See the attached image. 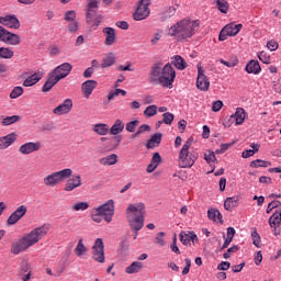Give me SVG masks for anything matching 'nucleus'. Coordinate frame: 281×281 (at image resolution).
Here are the masks:
<instances>
[{"mask_svg": "<svg viewBox=\"0 0 281 281\" xmlns=\"http://www.w3.org/2000/svg\"><path fill=\"white\" fill-rule=\"evenodd\" d=\"M49 232V224H44L40 227L34 228L22 238L16 241H13L11 245V254L19 256V254L26 251L30 247H34L38 240L45 238Z\"/></svg>", "mask_w": 281, "mask_h": 281, "instance_id": "1", "label": "nucleus"}, {"mask_svg": "<svg viewBox=\"0 0 281 281\" xmlns=\"http://www.w3.org/2000/svg\"><path fill=\"white\" fill-rule=\"evenodd\" d=\"M126 214L127 223L131 229H142V227H144V214H146V204L143 202L128 204Z\"/></svg>", "mask_w": 281, "mask_h": 281, "instance_id": "2", "label": "nucleus"}, {"mask_svg": "<svg viewBox=\"0 0 281 281\" xmlns=\"http://www.w3.org/2000/svg\"><path fill=\"white\" fill-rule=\"evenodd\" d=\"M201 22L199 20H190L188 18L177 23V38L178 41H187L192 38L193 34L196 33Z\"/></svg>", "mask_w": 281, "mask_h": 281, "instance_id": "3", "label": "nucleus"}, {"mask_svg": "<svg viewBox=\"0 0 281 281\" xmlns=\"http://www.w3.org/2000/svg\"><path fill=\"white\" fill-rule=\"evenodd\" d=\"M113 214H115V203L109 200L99 207L92 209L91 218L94 223H102V217H104L105 223H111Z\"/></svg>", "mask_w": 281, "mask_h": 281, "instance_id": "4", "label": "nucleus"}, {"mask_svg": "<svg viewBox=\"0 0 281 281\" xmlns=\"http://www.w3.org/2000/svg\"><path fill=\"white\" fill-rule=\"evenodd\" d=\"M192 140H187L179 153L178 164L180 168H192V165L199 159V153L191 151Z\"/></svg>", "mask_w": 281, "mask_h": 281, "instance_id": "5", "label": "nucleus"}, {"mask_svg": "<svg viewBox=\"0 0 281 281\" xmlns=\"http://www.w3.org/2000/svg\"><path fill=\"white\" fill-rule=\"evenodd\" d=\"M72 173L74 171L69 168L53 172L44 177V184L47 188H54L55 186H58V183H63L65 179H69V177H71Z\"/></svg>", "mask_w": 281, "mask_h": 281, "instance_id": "6", "label": "nucleus"}, {"mask_svg": "<svg viewBox=\"0 0 281 281\" xmlns=\"http://www.w3.org/2000/svg\"><path fill=\"white\" fill-rule=\"evenodd\" d=\"M175 78H177V72L170 66V64L165 65L162 71L160 72V79H158V85L164 87L165 89H172V82H175Z\"/></svg>", "mask_w": 281, "mask_h": 281, "instance_id": "7", "label": "nucleus"}, {"mask_svg": "<svg viewBox=\"0 0 281 281\" xmlns=\"http://www.w3.org/2000/svg\"><path fill=\"white\" fill-rule=\"evenodd\" d=\"M150 16V0H138L133 13L134 21H146Z\"/></svg>", "mask_w": 281, "mask_h": 281, "instance_id": "8", "label": "nucleus"}, {"mask_svg": "<svg viewBox=\"0 0 281 281\" xmlns=\"http://www.w3.org/2000/svg\"><path fill=\"white\" fill-rule=\"evenodd\" d=\"M240 30H243V24L228 23L221 30L218 41H227V36H237Z\"/></svg>", "mask_w": 281, "mask_h": 281, "instance_id": "9", "label": "nucleus"}, {"mask_svg": "<svg viewBox=\"0 0 281 281\" xmlns=\"http://www.w3.org/2000/svg\"><path fill=\"white\" fill-rule=\"evenodd\" d=\"M0 41L1 43H5V45H19L21 37L0 25Z\"/></svg>", "mask_w": 281, "mask_h": 281, "instance_id": "10", "label": "nucleus"}, {"mask_svg": "<svg viewBox=\"0 0 281 281\" xmlns=\"http://www.w3.org/2000/svg\"><path fill=\"white\" fill-rule=\"evenodd\" d=\"M86 23L95 30L102 23V15L98 14V9H89L86 11Z\"/></svg>", "mask_w": 281, "mask_h": 281, "instance_id": "11", "label": "nucleus"}, {"mask_svg": "<svg viewBox=\"0 0 281 281\" xmlns=\"http://www.w3.org/2000/svg\"><path fill=\"white\" fill-rule=\"evenodd\" d=\"M92 258L95 260V262H100L101 265H103V262L105 261L104 241H102V238L95 239L92 247Z\"/></svg>", "mask_w": 281, "mask_h": 281, "instance_id": "12", "label": "nucleus"}, {"mask_svg": "<svg viewBox=\"0 0 281 281\" xmlns=\"http://www.w3.org/2000/svg\"><path fill=\"white\" fill-rule=\"evenodd\" d=\"M196 89L200 91H210V79L205 76V70L198 64Z\"/></svg>", "mask_w": 281, "mask_h": 281, "instance_id": "13", "label": "nucleus"}, {"mask_svg": "<svg viewBox=\"0 0 281 281\" xmlns=\"http://www.w3.org/2000/svg\"><path fill=\"white\" fill-rule=\"evenodd\" d=\"M162 63L158 61L156 64L153 65V67L149 70V82L150 85H159V80L161 78V71L164 68L162 67Z\"/></svg>", "mask_w": 281, "mask_h": 281, "instance_id": "14", "label": "nucleus"}, {"mask_svg": "<svg viewBox=\"0 0 281 281\" xmlns=\"http://www.w3.org/2000/svg\"><path fill=\"white\" fill-rule=\"evenodd\" d=\"M27 214V206L20 205L7 220L8 225H16Z\"/></svg>", "mask_w": 281, "mask_h": 281, "instance_id": "15", "label": "nucleus"}, {"mask_svg": "<svg viewBox=\"0 0 281 281\" xmlns=\"http://www.w3.org/2000/svg\"><path fill=\"white\" fill-rule=\"evenodd\" d=\"M0 24L10 30H19V27H21V22L16 15L0 16Z\"/></svg>", "mask_w": 281, "mask_h": 281, "instance_id": "16", "label": "nucleus"}, {"mask_svg": "<svg viewBox=\"0 0 281 281\" xmlns=\"http://www.w3.org/2000/svg\"><path fill=\"white\" fill-rule=\"evenodd\" d=\"M74 69V66L69 63H64L59 66H57L52 74H54L59 80H63L64 78H67L68 74H71V70Z\"/></svg>", "mask_w": 281, "mask_h": 281, "instance_id": "17", "label": "nucleus"}, {"mask_svg": "<svg viewBox=\"0 0 281 281\" xmlns=\"http://www.w3.org/2000/svg\"><path fill=\"white\" fill-rule=\"evenodd\" d=\"M74 108V101L71 99H66L61 104L53 110L55 115H65L71 111Z\"/></svg>", "mask_w": 281, "mask_h": 281, "instance_id": "18", "label": "nucleus"}, {"mask_svg": "<svg viewBox=\"0 0 281 281\" xmlns=\"http://www.w3.org/2000/svg\"><path fill=\"white\" fill-rule=\"evenodd\" d=\"M37 150H41V143H25L19 148V153L21 155H32V153H36Z\"/></svg>", "mask_w": 281, "mask_h": 281, "instance_id": "19", "label": "nucleus"}, {"mask_svg": "<svg viewBox=\"0 0 281 281\" xmlns=\"http://www.w3.org/2000/svg\"><path fill=\"white\" fill-rule=\"evenodd\" d=\"M80 186H82V178L80 175H76L68 179L64 190L65 192H72V190L80 188Z\"/></svg>", "mask_w": 281, "mask_h": 281, "instance_id": "20", "label": "nucleus"}, {"mask_svg": "<svg viewBox=\"0 0 281 281\" xmlns=\"http://www.w3.org/2000/svg\"><path fill=\"white\" fill-rule=\"evenodd\" d=\"M58 82H60V79L57 78L54 74L48 72L47 80L42 88L43 93H47L48 91H52V88L55 85H58Z\"/></svg>", "mask_w": 281, "mask_h": 281, "instance_id": "21", "label": "nucleus"}, {"mask_svg": "<svg viewBox=\"0 0 281 281\" xmlns=\"http://www.w3.org/2000/svg\"><path fill=\"white\" fill-rule=\"evenodd\" d=\"M14 142H16V134L14 133L0 137V150H5V148H9V146H12Z\"/></svg>", "mask_w": 281, "mask_h": 281, "instance_id": "22", "label": "nucleus"}, {"mask_svg": "<svg viewBox=\"0 0 281 281\" xmlns=\"http://www.w3.org/2000/svg\"><path fill=\"white\" fill-rule=\"evenodd\" d=\"M98 87V81L95 80H87L82 83L81 89L83 91L85 98H89L93 93V89Z\"/></svg>", "mask_w": 281, "mask_h": 281, "instance_id": "23", "label": "nucleus"}, {"mask_svg": "<svg viewBox=\"0 0 281 281\" xmlns=\"http://www.w3.org/2000/svg\"><path fill=\"white\" fill-rule=\"evenodd\" d=\"M281 223V209L276 212L269 218V225L272 229L277 231Z\"/></svg>", "mask_w": 281, "mask_h": 281, "instance_id": "24", "label": "nucleus"}, {"mask_svg": "<svg viewBox=\"0 0 281 281\" xmlns=\"http://www.w3.org/2000/svg\"><path fill=\"white\" fill-rule=\"evenodd\" d=\"M195 240H199V237H196V234L194 233H186L181 232L180 233V241L182 245H191V243H194Z\"/></svg>", "mask_w": 281, "mask_h": 281, "instance_id": "25", "label": "nucleus"}, {"mask_svg": "<svg viewBox=\"0 0 281 281\" xmlns=\"http://www.w3.org/2000/svg\"><path fill=\"white\" fill-rule=\"evenodd\" d=\"M245 71L247 74H254L257 76V74H260L262 71V68L260 67V63L258 60H250L245 68Z\"/></svg>", "mask_w": 281, "mask_h": 281, "instance_id": "26", "label": "nucleus"}, {"mask_svg": "<svg viewBox=\"0 0 281 281\" xmlns=\"http://www.w3.org/2000/svg\"><path fill=\"white\" fill-rule=\"evenodd\" d=\"M161 137H162L161 133L154 134L150 137V139L147 140L146 148H148V150H150L153 148H157L159 146V144H161Z\"/></svg>", "mask_w": 281, "mask_h": 281, "instance_id": "27", "label": "nucleus"}, {"mask_svg": "<svg viewBox=\"0 0 281 281\" xmlns=\"http://www.w3.org/2000/svg\"><path fill=\"white\" fill-rule=\"evenodd\" d=\"M42 78H43L42 72H35L24 80L23 87H34V85L40 82Z\"/></svg>", "mask_w": 281, "mask_h": 281, "instance_id": "28", "label": "nucleus"}, {"mask_svg": "<svg viewBox=\"0 0 281 281\" xmlns=\"http://www.w3.org/2000/svg\"><path fill=\"white\" fill-rule=\"evenodd\" d=\"M232 117L235 120L236 126H240V124H244L245 119L247 117L245 109L237 108L235 114H233Z\"/></svg>", "mask_w": 281, "mask_h": 281, "instance_id": "29", "label": "nucleus"}, {"mask_svg": "<svg viewBox=\"0 0 281 281\" xmlns=\"http://www.w3.org/2000/svg\"><path fill=\"white\" fill-rule=\"evenodd\" d=\"M103 34H105V45L111 46L115 43V29L105 27L103 29Z\"/></svg>", "mask_w": 281, "mask_h": 281, "instance_id": "30", "label": "nucleus"}, {"mask_svg": "<svg viewBox=\"0 0 281 281\" xmlns=\"http://www.w3.org/2000/svg\"><path fill=\"white\" fill-rule=\"evenodd\" d=\"M115 54L108 53L103 56V60L101 64L102 69H106V67H113L115 65Z\"/></svg>", "mask_w": 281, "mask_h": 281, "instance_id": "31", "label": "nucleus"}, {"mask_svg": "<svg viewBox=\"0 0 281 281\" xmlns=\"http://www.w3.org/2000/svg\"><path fill=\"white\" fill-rule=\"evenodd\" d=\"M207 217L214 223H223V214L220 210L211 209L207 211Z\"/></svg>", "mask_w": 281, "mask_h": 281, "instance_id": "32", "label": "nucleus"}, {"mask_svg": "<svg viewBox=\"0 0 281 281\" xmlns=\"http://www.w3.org/2000/svg\"><path fill=\"white\" fill-rule=\"evenodd\" d=\"M142 269H144V263L139 261H134L125 269V272L128 274L139 273Z\"/></svg>", "mask_w": 281, "mask_h": 281, "instance_id": "33", "label": "nucleus"}, {"mask_svg": "<svg viewBox=\"0 0 281 281\" xmlns=\"http://www.w3.org/2000/svg\"><path fill=\"white\" fill-rule=\"evenodd\" d=\"M234 207H238V198L237 196L227 198L224 201V210H227V212H232Z\"/></svg>", "mask_w": 281, "mask_h": 281, "instance_id": "34", "label": "nucleus"}, {"mask_svg": "<svg viewBox=\"0 0 281 281\" xmlns=\"http://www.w3.org/2000/svg\"><path fill=\"white\" fill-rule=\"evenodd\" d=\"M101 166H115L117 164V155L111 154L106 157H103L99 160Z\"/></svg>", "mask_w": 281, "mask_h": 281, "instance_id": "35", "label": "nucleus"}, {"mask_svg": "<svg viewBox=\"0 0 281 281\" xmlns=\"http://www.w3.org/2000/svg\"><path fill=\"white\" fill-rule=\"evenodd\" d=\"M250 147L252 149H246V150L243 151L241 157L244 159H249V157H254L256 155V153H258V150H260V145L259 144L252 143L250 145Z\"/></svg>", "mask_w": 281, "mask_h": 281, "instance_id": "36", "label": "nucleus"}, {"mask_svg": "<svg viewBox=\"0 0 281 281\" xmlns=\"http://www.w3.org/2000/svg\"><path fill=\"white\" fill-rule=\"evenodd\" d=\"M124 131V122L117 119L110 128L111 135H120Z\"/></svg>", "mask_w": 281, "mask_h": 281, "instance_id": "37", "label": "nucleus"}, {"mask_svg": "<svg viewBox=\"0 0 281 281\" xmlns=\"http://www.w3.org/2000/svg\"><path fill=\"white\" fill-rule=\"evenodd\" d=\"M87 246H85V243L82 241V239H79L77 247L75 248V255L78 258H82V256H87Z\"/></svg>", "mask_w": 281, "mask_h": 281, "instance_id": "38", "label": "nucleus"}, {"mask_svg": "<svg viewBox=\"0 0 281 281\" xmlns=\"http://www.w3.org/2000/svg\"><path fill=\"white\" fill-rule=\"evenodd\" d=\"M92 131L97 135H106L109 133V125L104 123L94 124Z\"/></svg>", "mask_w": 281, "mask_h": 281, "instance_id": "39", "label": "nucleus"}, {"mask_svg": "<svg viewBox=\"0 0 281 281\" xmlns=\"http://www.w3.org/2000/svg\"><path fill=\"white\" fill-rule=\"evenodd\" d=\"M0 58L3 60H10V58H14V50L10 47H0Z\"/></svg>", "mask_w": 281, "mask_h": 281, "instance_id": "40", "label": "nucleus"}, {"mask_svg": "<svg viewBox=\"0 0 281 281\" xmlns=\"http://www.w3.org/2000/svg\"><path fill=\"white\" fill-rule=\"evenodd\" d=\"M216 5L222 14H227V12H229V3L227 0H216Z\"/></svg>", "mask_w": 281, "mask_h": 281, "instance_id": "41", "label": "nucleus"}, {"mask_svg": "<svg viewBox=\"0 0 281 281\" xmlns=\"http://www.w3.org/2000/svg\"><path fill=\"white\" fill-rule=\"evenodd\" d=\"M21 120V116L19 115H12V116H7L2 120L1 124L2 126H10L12 124H16Z\"/></svg>", "mask_w": 281, "mask_h": 281, "instance_id": "42", "label": "nucleus"}, {"mask_svg": "<svg viewBox=\"0 0 281 281\" xmlns=\"http://www.w3.org/2000/svg\"><path fill=\"white\" fill-rule=\"evenodd\" d=\"M269 166H271V162L262 159H256L250 162V168H269Z\"/></svg>", "mask_w": 281, "mask_h": 281, "instance_id": "43", "label": "nucleus"}, {"mask_svg": "<svg viewBox=\"0 0 281 281\" xmlns=\"http://www.w3.org/2000/svg\"><path fill=\"white\" fill-rule=\"evenodd\" d=\"M72 212H85V210H89L88 202H78L71 206Z\"/></svg>", "mask_w": 281, "mask_h": 281, "instance_id": "44", "label": "nucleus"}, {"mask_svg": "<svg viewBox=\"0 0 281 281\" xmlns=\"http://www.w3.org/2000/svg\"><path fill=\"white\" fill-rule=\"evenodd\" d=\"M258 58L265 65H271V55H269V53L262 50V52L258 53Z\"/></svg>", "mask_w": 281, "mask_h": 281, "instance_id": "45", "label": "nucleus"}, {"mask_svg": "<svg viewBox=\"0 0 281 281\" xmlns=\"http://www.w3.org/2000/svg\"><path fill=\"white\" fill-rule=\"evenodd\" d=\"M177 69L179 71H183V69H188V61L183 59L180 55H177Z\"/></svg>", "mask_w": 281, "mask_h": 281, "instance_id": "46", "label": "nucleus"}, {"mask_svg": "<svg viewBox=\"0 0 281 281\" xmlns=\"http://www.w3.org/2000/svg\"><path fill=\"white\" fill-rule=\"evenodd\" d=\"M251 239L255 247H260V243H261L260 234H258V231L256 228L251 231Z\"/></svg>", "mask_w": 281, "mask_h": 281, "instance_id": "47", "label": "nucleus"}, {"mask_svg": "<svg viewBox=\"0 0 281 281\" xmlns=\"http://www.w3.org/2000/svg\"><path fill=\"white\" fill-rule=\"evenodd\" d=\"M144 115H146L147 117H153L157 115V105L147 106L144 111Z\"/></svg>", "mask_w": 281, "mask_h": 281, "instance_id": "48", "label": "nucleus"}, {"mask_svg": "<svg viewBox=\"0 0 281 281\" xmlns=\"http://www.w3.org/2000/svg\"><path fill=\"white\" fill-rule=\"evenodd\" d=\"M20 273L21 276L30 273V262L27 260H22L20 263Z\"/></svg>", "mask_w": 281, "mask_h": 281, "instance_id": "49", "label": "nucleus"}, {"mask_svg": "<svg viewBox=\"0 0 281 281\" xmlns=\"http://www.w3.org/2000/svg\"><path fill=\"white\" fill-rule=\"evenodd\" d=\"M137 126H139V121H132L126 123L125 130L127 133H135V128H137Z\"/></svg>", "mask_w": 281, "mask_h": 281, "instance_id": "50", "label": "nucleus"}, {"mask_svg": "<svg viewBox=\"0 0 281 281\" xmlns=\"http://www.w3.org/2000/svg\"><path fill=\"white\" fill-rule=\"evenodd\" d=\"M164 236H166V233L164 232H159L157 235H156V245H159V247H166V240L164 239Z\"/></svg>", "mask_w": 281, "mask_h": 281, "instance_id": "51", "label": "nucleus"}, {"mask_svg": "<svg viewBox=\"0 0 281 281\" xmlns=\"http://www.w3.org/2000/svg\"><path fill=\"white\" fill-rule=\"evenodd\" d=\"M20 95H23V88L22 87H15L11 93H10V98L12 100H16V98H20Z\"/></svg>", "mask_w": 281, "mask_h": 281, "instance_id": "52", "label": "nucleus"}, {"mask_svg": "<svg viewBox=\"0 0 281 281\" xmlns=\"http://www.w3.org/2000/svg\"><path fill=\"white\" fill-rule=\"evenodd\" d=\"M64 21H67L68 23L76 21V11H66Z\"/></svg>", "mask_w": 281, "mask_h": 281, "instance_id": "53", "label": "nucleus"}, {"mask_svg": "<svg viewBox=\"0 0 281 281\" xmlns=\"http://www.w3.org/2000/svg\"><path fill=\"white\" fill-rule=\"evenodd\" d=\"M173 120H175V114H172L170 112H166L162 114L164 124H172Z\"/></svg>", "mask_w": 281, "mask_h": 281, "instance_id": "54", "label": "nucleus"}, {"mask_svg": "<svg viewBox=\"0 0 281 281\" xmlns=\"http://www.w3.org/2000/svg\"><path fill=\"white\" fill-rule=\"evenodd\" d=\"M204 159L207 161V164H214V161H216V155L214 151H209L204 155Z\"/></svg>", "mask_w": 281, "mask_h": 281, "instance_id": "55", "label": "nucleus"}, {"mask_svg": "<svg viewBox=\"0 0 281 281\" xmlns=\"http://www.w3.org/2000/svg\"><path fill=\"white\" fill-rule=\"evenodd\" d=\"M150 164H154L156 167H159V164H161V155H159V153L157 151L154 153Z\"/></svg>", "mask_w": 281, "mask_h": 281, "instance_id": "56", "label": "nucleus"}, {"mask_svg": "<svg viewBox=\"0 0 281 281\" xmlns=\"http://www.w3.org/2000/svg\"><path fill=\"white\" fill-rule=\"evenodd\" d=\"M220 63L222 64V65H225V67H229V68H232V67H236V65H238V60L237 59H233V60H225V59H220Z\"/></svg>", "mask_w": 281, "mask_h": 281, "instance_id": "57", "label": "nucleus"}, {"mask_svg": "<svg viewBox=\"0 0 281 281\" xmlns=\"http://www.w3.org/2000/svg\"><path fill=\"white\" fill-rule=\"evenodd\" d=\"M221 109H223V101L221 100L214 101L212 105V111H214V113H218Z\"/></svg>", "mask_w": 281, "mask_h": 281, "instance_id": "58", "label": "nucleus"}, {"mask_svg": "<svg viewBox=\"0 0 281 281\" xmlns=\"http://www.w3.org/2000/svg\"><path fill=\"white\" fill-rule=\"evenodd\" d=\"M229 267H232L229 261H222L221 263H218L217 269L218 271H227Z\"/></svg>", "mask_w": 281, "mask_h": 281, "instance_id": "59", "label": "nucleus"}, {"mask_svg": "<svg viewBox=\"0 0 281 281\" xmlns=\"http://www.w3.org/2000/svg\"><path fill=\"white\" fill-rule=\"evenodd\" d=\"M186 267L182 270V276H188L190 273V267H192V261L190 259H186Z\"/></svg>", "mask_w": 281, "mask_h": 281, "instance_id": "60", "label": "nucleus"}, {"mask_svg": "<svg viewBox=\"0 0 281 281\" xmlns=\"http://www.w3.org/2000/svg\"><path fill=\"white\" fill-rule=\"evenodd\" d=\"M68 32H70V34L78 32V22L77 21L70 22L68 24Z\"/></svg>", "mask_w": 281, "mask_h": 281, "instance_id": "61", "label": "nucleus"}, {"mask_svg": "<svg viewBox=\"0 0 281 281\" xmlns=\"http://www.w3.org/2000/svg\"><path fill=\"white\" fill-rule=\"evenodd\" d=\"M267 47H268V49H270V52H276V49H278L279 45H278V42L272 40L267 43Z\"/></svg>", "mask_w": 281, "mask_h": 281, "instance_id": "62", "label": "nucleus"}, {"mask_svg": "<svg viewBox=\"0 0 281 281\" xmlns=\"http://www.w3.org/2000/svg\"><path fill=\"white\" fill-rule=\"evenodd\" d=\"M166 32L167 36H177V24L171 25Z\"/></svg>", "mask_w": 281, "mask_h": 281, "instance_id": "63", "label": "nucleus"}, {"mask_svg": "<svg viewBox=\"0 0 281 281\" xmlns=\"http://www.w3.org/2000/svg\"><path fill=\"white\" fill-rule=\"evenodd\" d=\"M260 262H262V251H258L255 255V265L258 267Z\"/></svg>", "mask_w": 281, "mask_h": 281, "instance_id": "64", "label": "nucleus"}]
</instances>
